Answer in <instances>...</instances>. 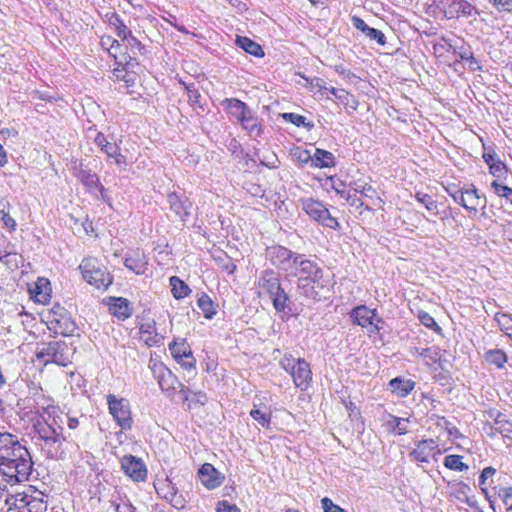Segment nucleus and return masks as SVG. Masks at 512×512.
Here are the masks:
<instances>
[{"instance_id": "1", "label": "nucleus", "mask_w": 512, "mask_h": 512, "mask_svg": "<svg viewBox=\"0 0 512 512\" xmlns=\"http://www.w3.org/2000/svg\"><path fill=\"white\" fill-rule=\"evenodd\" d=\"M33 469V461L27 447L18 436L0 432V473L13 485L27 481Z\"/></svg>"}, {"instance_id": "2", "label": "nucleus", "mask_w": 512, "mask_h": 512, "mask_svg": "<svg viewBox=\"0 0 512 512\" xmlns=\"http://www.w3.org/2000/svg\"><path fill=\"white\" fill-rule=\"evenodd\" d=\"M62 425V411L58 406L48 405L39 409L33 427L38 438L42 441L41 447L47 458L58 459L63 454L62 445L65 437Z\"/></svg>"}, {"instance_id": "3", "label": "nucleus", "mask_w": 512, "mask_h": 512, "mask_svg": "<svg viewBox=\"0 0 512 512\" xmlns=\"http://www.w3.org/2000/svg\"><path fill=\"white\" fill-rule=\"evenodd\" d=\"M288 277L296 278V288L300 295L313 300L320 299V290L329 283L322 267L315 260L301 253Z\"/></svg>"}, {"instance_id": "4", "label": "nucleus", "mask_w": 512, "mask_h": 512, "mask_svg": "<svg viewBox=\"0 0 512 512\" xmlns=\"http://www.w3.org/2000/svg\"><path fill=\"white\" fill-rule=\"evenodd\" d=\"M256 292L259 297L268 296L273 308L278 313L289 314L291 312V301L281 285L279 274L272 270H263L256 282Z\"/></svg>"}, {"instance_id": "5", "label": "nucleus", "mask_w": 512, "mask_h": 512, "mask_svg": "<svg viewBox=\"0 0 512 512\" xmlns=\"http://www.w3.org/2000/svg\"><path fill=\"white\" fill-rule=\"evenodd\" d=\"M6 504L8 505L6 512H45L47 510L46 495L32 486L8 497Z\"/></svg>"}, {"instance_id": "6", "label": "nucleus", "mask_w": 512, "mask_h": 512, "mask_svg": "<svg viewBox=\"0 0 512 512\" xmlns=\"http://www.w3.org/2000/svg\"><path fill=\"white\" fill-rule=\"evenodd\" d=\"M279 364L291 375L297 388L302 391L307 390L312 381V371L310 364L305 359H295L291 354H285Z\"/></svg>"}, {"instance_id": "7", "label": "nucleus", "mask_w": 512, "mask_h": 512, "mask_svg": "<svg viewBox=\"0 0 512 512\" xmlns=\"http://www.w3.org/2000/svg\"><path fill=\"white\" fill-rule=\"evenodd\" d=\"M79 270L84 280L97 289L106 290L113 282V276L95 258H84Z\"/></svg>"}, {"instance_id": "8", "label": "nucleus", "mask_w": 512, "mask_h": 512, "mask_svg": "<svg viewBox=\"0 0 512 512\" xmlns=\"http://www.w3.org/2000/svg\"><path fill=\"white\" fill-rule=\"evenodd\" d=\"M72 348L64 341H51L38 347L36 356L45 364L55 363L67 366L71 363Z\"/></svg>"}, {"instance_id": "9", "label": "nucleus", "mask_w": 512, "mask_h": 512, "mask_svg": "<svg viewBox=\"0 0 512 512\" xmlns=\"http://www.w3.org/2000/svg\"><path fill=\"white\" fill-rule=\"evenodd\" d=\"M299 202L302 210L311 220L333 230L340 227L337 219L330 214L328 208L321 201L308 197L301 198Z\"/></svg>"}, {"instance_id": "10", "label": "nucleus", "mask_w": 512, "mask_h": 512, "mask_svg": "<svg viewBox=\"0 0 512 512\" xmlns=\"http://www.w3.org/2000/svg\"><path fill=\"white\" fill-rule=\"evenodd\" d=\"M109 413L117 425L124 431L132 428L133 419L130 403L125 398H117L114 394L106 396Z\"/></svg>"}, {"instance_id": "11", "label": "nucleus", "mask_w": 512, "mask_h": 512, "mask_svg": "<svg viewBox=\"0 0 512 512\" xmlns=\"http://www.w3.org/2000/svg\"><path fill=\"white\" fill-rule=\"evenodd\" d=\"M300 253L294 252L284 246L275 245L266 250L267 259L277 269L289 276Z\"/></svg>"}, {"instance_id": "12", "label": "nucleus", "mask_w": 512, "mask_h": 512, "mask_svg": "<svg viewBox=\"0 0 512 512\" xmlns=\"http://www.w3.org/2000/svg\"><path fill=\"white\" fill-rule=\"evenodd\" d=\"M440 4L447 19L476 18L478 9L467 0H441Z\"/></svg>"}, {"instance_id": "13", "label": "nucleus", "mask_w": 512, "mask_h": 512, "mask_svg": "<svg viewBox=\"0 0 512 512\" xmlns=\"http://www.w3.org/2000/svg\"><path fill=\"white\" fill-rule=\"evenodd\" d=\"M441 454L439 445L433 439L416 441L415 448L409 453V457L418 463H429L431 457Z\"/></svg>"}, {"instance_id": "14", "label": "nucleus", "mask_w": 512, "mask_h": 512, "mask_svg": "<svg viewBox=\"0 0 512 512\" xmlns=\"http://www.w3.org/2000/svg\"><path fill=\"white\" fill-rule=\"evenodd\" d=\"M121 468L135 482H142L147 478V468L141 458L125 455L121 460Z\"/></svg>"}, {"instance_id": "15", "label": "nucleus", "mask_w": 512, "mask_h": 512, "mask_svg": "<svg viewBox=\"0 0 512 512\" xmlns=\"http://www.w3.org/2000/svg\"><path fill=\"white\" fill-rule=\"evenodd\" d=\"M154 376L158 380V384L161 390L167 393L169 396L176 391L178 384L180 383L177 377L162 363H155L152 366Z\"/></svg>"}, {"instance_id": "16", "label": "nucleus", "mask_w": 512, "mask_h": 512, "mask_svg": "<svg viewBox=\"0 0 512 512\" xmlns=\"http://www.w3.org/2000/svg\"><path fill=\"white\" fill-rule=\"evenodd\" d=\"M167 201L169 203L170 210L179 220L185 221L190 216L192 203L184 195H179L175 192L169 193Z\"/></svg>"}, {"instance_id": "17", "label": "nucleus", "mask_w": 512, "mask_h": 512, "mask_svg": "<svg viewBox=\"0 0 512 512\" xmlns=\"http://www.w3.org/2000/svg\"><path fill=\"white\" fill-rule=\"evenodd\" d=\"M74 175L77 180L80 181L88 189L89 192L99 190L102 197H104L106 189L101 185L99 177L96 173H92L91 170L85 169L82 167V165H79V167L75 166Z\"/></svg>"}, {"instance_id": "18", "label": "nucleus", "mask_w": 512, "mask_h": 512, "mask_svg": "<svg viewBox=\"0 0 512 512\" xmlns=\"http://www.w3.org/2000/svg\"><path fill=\"white\" fill-rule=\"evenodd\" d=\"M124 265L136 275H144L148 270V259L143 251L137 249L126 254Z\"/></svg>"}, {"instance_id": "19", "label": "nucleus", "mask_w": 512, "mask_h": 512, "mask_svg": "<svg viewBox=\"0 0 512 512\" xmlns=\"http://www.w3.org/2000/svg\"><path fill=\"white\" fill-rule=\"evenodd\" d=\"M198 474L202 484L208 489L218 488L224 479V477L221 476V474L210 463L203 464L199 469Z\"/></svg>"}, {"instance_id": "20", "label": "nucleus", "mask_w": 512, "mask_h": 512, "mask_svg": "<svg viewBox=\"0 0 512 512\" xmlns=\"http://www.w3.org/2000/svg\"><path fill=\"white\" fill-rule=\"evenodd\" d=\"M221 105L238 122L243 120L252 111L245 102L237 98H225L222 100Z\"/></svg>"}, {"instance_id": "21", "label": "nucleus", "mask_w": 512, "mask_h": 512, "mask_svg": "<svg viewBox=\"0 0 512 512\" xmlns=\"http://www.w3.org/2000/svg\"><path fill=\"white\" fill-rule=\"evenodd\" d=\"M487 201L485 197H482L474 185L469 186L465 189V194L462 202V207L469 212H477L479 206L484 209Z\"/></svg>"}, {"instance_id": "22", "label": "nucleus", "mask_w": 512, "mask_h": 512, "mask_svg": "<svg viewBox=\"0 0 512 512\" xmlns=\"http://www.w3.org/2000/svg\"><path fill=\"white\" fill-rule=\"evenodd\" d=\"M353 322L362 328L369 329L374 316H376V310L370 309L365 305L355 307L350 314Z\"/></svg>"}, {"instance_id": "23", "label": "nucleus", "mask_w": 512, "mask_h": 512, "mask_svg": "<svg viewBox=\"0 0 512 512\" xmlns=\"http://www.w3.org/2000/svg\"><path fill=\"white\" fill-rule=\"evenodd\" d=\"M51 312L53 319H51L50 322H55L58 325V328L61 330L62 334L67 335L73 333L75 324L67 316V312L64 308L57 306L54 307Z\"/></svg>"}, {"instance_id": "24", "label": "nucleus", "mask_w": 512, "mask_h": 512, "mask_svg": "<svg viewBox=\"0 0 512 512\" xmlns=\"http://www.w3.org/2000/svg\"><path fill=\"white\" fill-rule=\"evenodd\" d=\"M326 90L329 91L335 97V99L338 100L339 103H341L347 109L348 113L357 110L359 104L357 99L354 95L345 89L331 87L326 88Z\"/></svg>"}, {"instance_id": "25", "label": "nucleus", "mask_w": 512, "mask_h": 512, "mask_svg": "<svg viewBox=\"0 0 512 512\" xmlns=\"http://www.w3.org/2000/svg\"><path fill=\"white\" fill-rule=\"evenodd\" d=\"M109 309L114 316L121 320H125L132 315L130 302L122 297L113 298Z\"/></svg>"}, {"instance_id": "26", "label": "nucleus", "mask_w": 512, "mask_h": 512, "mask_svg": "<svg viewBox=\"0 0 512 512\" xmlns=\"http://www.w3.org/2000/svg\"><path fill=\"white\" fill-rule=\"evenodd\" d=\"M415 387V382L411 379H402L396 377L390 380L389 388L398 397H406Z\"/></svg>"}, {"instance_id": "27", "label": "nucleus", "mask_w": 512, "mask_h": 512, "mask_svg": "<svg viewBox=\"0 0 512 512\" xmlns=\"http://www.w3.org/2000/svg\"><path fill=\"white\" fill-rule=\"evenodd\" d=\"M240 125L251 137H259L262 134V127L258 121V117L253 111L248 113L246 117L241 120Z\"/></svg>"}, {"instance_id": "28", "label": "nucleus", "mask_w": 512, "mask_h": 512, "mask_svg": "<svg viewBox=\"0 0 512 512\" xmlns=\"http://www.w3.org/2000/svg\"><path fill=\"white\" fill-rule=\"evenodd\" d=\"M105 18L109 26L114 28L116 35L119 38L125 39V37L130 36L131 30L128 29V27L116 12L107 13Z\"/></svg>"}, {"instance_id": "29", "label": "nucleus", "mask_w": 512, "mask_h": 512, "mask_svg": "<svg viewBox=\"0 0 512 512\" xmlns=\"http://www.w3.org/2000/svg\"><path fill=\"white\" fill-rule=\"evenodd\" d=\"M154 488L157 495L166 501H169L178 491L176 485L169 478L158 480L154 483Z\"/></svg>"}, {"instance_id": "30", "label": "nucleus", "mask_w": 512, "mask_h": 512, "mask_svg": "<svg viewBox=\"0 0 512 512\" xmlns=\"http://www.w3.org/2000/svg\"><path fill=\"white\" fill-rule=\"evenodd\" d=\"M312 165L317 168H329L335 165L334 155L323 149H316L312 156Z\"/></svg>"}, {"instance_id": "31", "label": "nucleus", "mask_w": 512, "mask_h": 512, "mask_svg": "<svg viewBox=\"0 0 512 512\" xmlns=\"http://www.w3.org/2000/svg\"><path fill=\"white\" fill-rule=\"evenodd\" d=\"M141 338L148 346H158L162 340L161 336L156 333L154 325L146 323L140 326Z\"/></svg>"}, {"instance_id": "32", "label": "nucleus", "mask_w": 512, "mask_h": 512, "mask_svg": "<svg viewBox=\"0 0 512 512\" xmlns=\"http://www.w3.org/2000/svg\"><path fill=\"white\" fill-rule=\"evenodd\" d=\"M169 350L176 361H180V359L184 357H191L192 353L191 348L185 339L171 342L169 344Z\"/></svg>"}, {"instance_id": "33", "label": "nucleus", "mask_w": 512, "mask_h": 512, "mask_svg": "<svg viewBox=\"0 0 512 512\" xmlns=\"http://www.w3.org/2000/svg\"><path fill=\"white\" fill-rule=\"evenodd\" d=\"M494 424L496 432L512 440V421L507 419L505 414L498 412L494 418Z\"/></svg>"}, {"instance_id": "34", "label": "nucleus", "mask_w": 512, "mask_h": 512, "mask_svg": "<svg viewBox=\"0 0 512 512\" xmlns=\"http://www.w3.org/2000/svg\"><path fill=\"white\" fill-rule=\"evenodd\" d=\"M237 45L242 48L245 52L256 56V57H262L264 56V51L262 47L254 42L253 40L247 38V37H237L236 40Z\"/></svg>"}, {"instance_id": "35", "label": "nucleus", "mask_w": 512, "mask_h": 512, "mask_svg": "<svg viewBox=\"0 0 512 512\" xmlns=\"http://www.w3.org/2000/svg\"><path fill=\"white\" fill-rule=\"evenodd\" d=\"M169 281L172 287V294L176 299H182L191 292L189 286L179 277L172 276Z\"/></svg>"}, {"instance_id": "36", "label": "nucleus", "mask_w": 512, "mask_h": 512, "mask_svg": "<svg viewBox=\"0 0 512 512\" xmlns=\"http://www.w3.org/2000/svg\"><path fill=\"white\" fill-rule=\"evenodd\" d=\"M408 418H401L397 416L390 415V419L387 424L391 428L392 432L396 435H404L408 433Z\"/></svg>"}, {"instance_id": "37", "label": "nucleus", "mask_w": 512, "mask_h": 512, "mask_svg": "<svg viewBox=\"0 0 512 512\" xmlns=\"http://www.w3.org/2000/svg\"><path fill=\"white\" fill-rule=\"evenodd\" d=\"M197 305L203 312L204 317L207 319H211L216 314V309L213 301L205 293H202L201 296L198 298Z\"/></svg>"}, {"instance_id": "38", "label": "nucleus", "mask_w": 512, "mask_h": 512, "mask_svg": "<svg viewBox=\"0 0 512 512\" xmlns=\"http://www.w3.org/2000/svg\"><path fill=\"white\" fill-rule=\"evenodd\" d=\"M485 360L501 369L507 362V355L500 349H493L485 353Z\"/></svg>"}, {"instance_id": "39", "label": "nucleus", "mask_w": 512, "mask_h": 512, "mask_svg": "<svg viewBox=\"0 0 512 512\" xmlns=\"http://www.w3.org/2000/svg\"><path fill=\"white\" fill-rule=\"evenodd\" d=\"M94 143L106 155H112L111 153L115 152L117 144L115 142L108 141L107 137L101 132L97 133L96 137L94 138Z\"/></svg>"}, {"instance_id": "40", "label": "nucleus", "mask_w": 512, "mask_h": 512, "mask_svg": "<svg viewBox=\"0 0 512 512\" xmlns=\"http://www.w3.org/2000/svg\"><path fill=\"white\" fill-rule=\"evenodd\" d=\"M444 466L454 471H465L468 469V465L462 462V456L460 455H448L444 459Z\"/></svg>"}, {"instance_id": "41", "label": "nucleus", "mask_w": 512, "mask_h": 512, "mask_svg": "<svg viewBox=\"0 0 512 512\" xmlns=\"http://www.w3.org/2000/svg\"><path fill=\"white\" fill-rule=\"evenodd\" d=\"M442 40L448 45V51L452 50L455 55H457L461 60L467 61L468 59L474 60L473 53L471 52L469 47H465L464 45L457 47L453 46L451 41L446 38H442Z\"/></svg>"}, {"instance_id": "42", "label": "nucleus", "mask_w": 512, "mask_h": 512, "mask_svg": "<svg viewBox=\"0 0 512 512\" xmlns=\"http://www.w3.org/2000/svg\"><path fill=\"white\" fill-rule=\"evenodd\" d=\"M501 331L512 336V316L507 313H496L494 317Z\"/></svg>"}, {"instance_id": "43", "label": "nucleus", "mask_w": 512, "mask_h": 512, "mask_svg": "<svg viewBox=\"0 0 512 512\" xmlns=\"http://www.w3.org/2000/svg\"><path fill=\"white\" fill-rule=\"evenodd\" d=\"M437 425L447 432L450 439L457 440L463 438V435L458 428L452 425L445 417H440Z\"/></svg>"}, {"instance_id": "44", "label": "nucleus", "mask_w": 512, "mask_h": 512, "mask_svg": "<svg viewBox=\"0 0 512 512\" xmlns=\"http://www.w3.org/2000/svg\"><path fill=\"white\" fill-rule=\"evenodd\" d=\"M250 416L262 427L270 428L271 425V413L265 412L260 409L254 408L250 411Z\"/></svg>"}, {"instance_id": "45", "label": "nucleus", "mask_w": 512, "mask_h": 512, "mask_svg": "<svg viewBox=\"0 0 512 512\" xmlns=\"http://www.w3.org/2000/svg\"><path fill=\"white\" fill-rule=\"evenodd\" d=\"M185 89L188 95V102L192 107H199L203 110L201 104V94L194 84L185 85Z\"/></svg>"}, {"instance_id": "46", "label": "nucleus", "mask_w": 512, "mask_h": 512, "mask_svg": "<svg viewBox=\"0 0 512 512\" xmlns=\"http://www.w3.org/2000/svg\"><path fill=\"white\" fill-rule=\"evenodd\" d=\"M491 188L497 196L504 198L512 205V188L500 184L497 181L491 183Z\"/></svg>"}, {"instance_id": "47", "label": "nucleus", "mask_w": 512, "mask_h": 512, "mask_svg": "<svg viewBox=\"0 0 512 512\" xmlns=\"http://www.w3.org/2000/svg\"><path fill=\"white\" fill-rule=\"evenodd\" d=\"M350 186L354 190L355 193H360L364 197L373 198L374 195H376L375 189L369 184L355 181V182H352L350 184Z\"/></svg>"}, {"instance_id": "48", "label": "nucleus", "mask_w": 512, "mask_h": 512, "mask_svg": "<svg viewBox=\"0 0 512 512\" xmlns=\"http://www.w3.org/2000/svg\"><path fill=\"white\" fill-rule=\"evenodd\" d=\"M420 356L424 358L426 365H433L440 359V352L437 347L421 349Z\"/></svg>"}, {"instance_id": "49", "label": "nucleus", "mask_w": 512, "mask_h": 512, "mask_svg": "<svg viewBox=\"0 0 512 512\" xmlns=\"http://www.w3.org/2000/svg\"><path fill=\"white\" fill-rule=\"evenodd\" d=\"M496 473V470L493 468V467H486L482 470L481 474H480V477H479V484L481 486V490L483 491V493L485 494L487 500L489 501L490 503V506L491 508L494 510V504H493V501L490 499L489 495H488V492H487V489L483 487V485L485 484V481L489 478V477H492L494 474Z\"/></svg>"}, {"instance_id": "50", "label": "nucleus", "mask_w": 512, "mask_h": 512, "mask_svg": "<svg viewBox=\"0 0 512 512\" xmlns=\"http://www.w3.org/2000/svg\"><path fill=\"white\" fill-rule=\"evenodd\" d=\"M415 199L419 203L423 204L427 210L437 212V202L429 194L417 192L415 194Z\"/></svg>"}, {"instance_id": "51", "label": "nucleus", "mask_w": 512, "mask_h": 512, "mask_svg": "<svg viewBox=\"0 0 512 512\" xmlns=\"http://www.w3.org/2000/svg\"><path fill=\"white\" fill-rule=\"evenodd\" d=\"M282 118L287 121V122H290L292 124H294L295 126L297 127H308V128H311L313 127V124L311 123H307L306 122V118L300 114H296V113H284L282 114Z\"/></svg>"}, {"instance_id": "52", "label": "nucleus", "mask_w": 512, "mask_h": 512, "mask_svg": "<svg viewBox=\"0 0 512 512\" xmlns=\"http://www.w3.org/2000/svg\"><path fill=\"white\" fill-rule=\"evenodd\" d=\"M418 318L425 327L432 329L435 332H441V327L436 323L434 318L427 312L421 311Z\"/></svg>"}, {"instance_id": "53", "label": "nucleus", "mask_w": 512, "mask_h": 512, "mask_svg": "<svg viewBox=\"0 0 512 512\" xmlns=\"http://www.w3.org/2000/svg\"><path fill=\"white\" fill-rule=\"evenodd\" d=\"M369 40L376 41L377 44L384 46L386 44V36L378 29L370 27L367 33L364 34Z\"/></svg>"}, {"instance_id": "54", "label": "nucleus", "mask_w": 512, "mask_h": 512, "mask_svg": "<svg viewBox=\"0 0 512 512\" xmlns=\"http://www.w3.org/2000/svg\"><path fill=\"white\" fill-rule=\"evenodd\" d=\"M111 154L112 155H107V157H108V159H113L114 163L117 166H119L121 168H125L127 166V159L123 154L120 153V148L117 144H116L115 152H112Z\"/></svg>"}, {"instance_id": "55", "label": "nucleus", "mask_w": 512, "mask_h": 512, "mask_svg": "<svg viewBox=\"0 0 512 512\" xmlns=\"http://www.w3.org/2000/svg\"><path fill=\"white\" fill-rule=\"evenodd\" d=\"M321 504L324 512H347L340 506L334 504L333 501L328 497H324L321 500Z\"/></svg>"}, {"instance_id": "56", "label": "nucleus", "mask_w": 512, "mask_h": 512, "mask_svg": "<svg viewBox=\"0 0 512 512\" xmlns=\"http://www.w3.org/2000/svg\"><path fill=\"white\" fill-rule=\"evenodd\" d=\"M489 2L499 12H511L512 11V0H489Z\"/></svg>"}, {"instance_id": "57", "label": "nucleus", "mask_w": 512, "mask_h": 512, "mask_svg": "<svg viewBox=\"0 0 512 512\" xmlns=\"http://www.w3.org/2000/svg\"><path fill=\"white\" fill-rule=\"evenodd\" d=\"M172 507L178 510H182L185 508L187 500L183 496V494H179L178 491L175 492V495L167 501Z\"/></svg>"}, {"instance_id": "58", "label": "nucleus", "mask_w": 512, "mask_h": 512, "mask_svg": "<svg viewBox=\"0 0 512 512\" xmlns=\"http://www.w3.org/2000/svg\"><path fill=\"white\" fill-rule=\"evenodd\" d=\"M467 490H468V486L467 484L461 482L458 484V499L462 502H465L466 504H468L469 506L471 507H474L475 506V502L471 501L468 497H467Z\"/></svg>"}, {"instance_id": "59", "label": "nucleus", "mask_w": 512, "mask_h": 512, "mask_svg": "<svg viewBox=\"0 0 512 512\" xmlns=\"http://www.w3.org/2000/svg\"><path fill=\"white\" fill-rule=\"evenodd\" d=\"M114 74L117 77V79L124 81L127 87L133 86L135 83V76L129 74L128 72L115 69Z\"/></svg>"}, {"instance_id": "60", "label": "nucleus", "mask_w": 512, "mask_h": 512, "mask_svg": "<svg viewBox=\"0 0 512 512\" xmlns=\"http://www.w3.org/2000/svg\"><path fill=\"white\" fill-rule=\"evenodd\" d=\"M216 512H240V509L237 507V505L223 500L217 504Z\"/></svg>"}, {"instance_id": "61", "label": "nucleus", "mask_w": 512, "mask_h": 512, "mask_svg": "<svg viewBox=\"0 0 512 512\" xmlns=\"http://www.w3.org/2000/svg\"><path fill=\"white\" fill-rule=\"evenodd\" d=\"M336 192L340 194L341 197H344L346 201L352 206L362 207L364 205V203L356 195L345 194L344 191L339 190H336Z\"/></svg>"}, {"instance_id": "62", "label": "nucleus", "mask_w": 512, "mask_h": 512, "mask_svg": "<svg viewBox=\"0 0 512 512\" xmlns=\"http://www.w3.org/2000/svg\"><path fill=\"white\" fill-rule=\"evenodd\" d=\"M447 192L456 203L462 205L465 189L448 188Z\"/></svg>"}, {"instance_id": "63", "label": "nucleus", "mask_w": 512, "mask_h": 512, "mask_svg": "<svg viewBox=\"0 0 512 512\" xmlns=\"http://www.w3.org/2000/svg\"><path fill=\"white\" fill-rule=\"evenodd\" d=\"M500 497L503 503L507 506V510H512V488L501 490Z\"/></svg>"}, {"instance_id": "64", "label": "nucleus", "mask_w": 512, "mask_h": 512, "mask_svg": "<svg viewBox=\"0 0 512 512\" xmlns=\"http://www.w3.org/2000/svg\"><path fill=\"white\" fill-rule=\"evenodd\" d=\"M383 325H384V320L380 316H378V314L376 313V316H374V319H373L368 331L370 333H377L383 329Z\"/></svg>"}]
</instances>
